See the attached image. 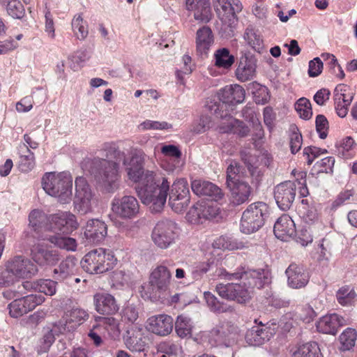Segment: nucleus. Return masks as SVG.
Listing matches in <instances>:
<instances>
[{"label": "nucleus", "mask_w": 357, "mask_h": 357, "mask_svg": "<svg viewBox=\"0 0 357 357\" xmlns=\"http://www.w3.org/2000/svg\"><path fill=\"white\" fill-rule=\"evenodd\" d=\"M218 275L224 276L228 280L238 279H250L249 287L246 284L228 283L218 284L215 289L218 295L222 298L234 301L238 303H245L251 298L250 289L257 287L261 289L265 284L270 282L268 272L263 269L252 270L250 271H236L232 273L225 269L218 270Z\"/></svg>", "instance_id": "1"}, {"label": "nucleus", "mask_w": 357, "mask_h": 357, "mask_svg": "<svg viewBox=\"0 0 357 357\" xmlns=\"http://www.w3.org/2000/svg\"><path fill=\"white\" fill-rule=\"evenodd\" d=\"M106 158H96L95 178L98 183L107 192H114L119 188L121 162L127 165L126 153L115 144H106L104 146Z\"/></svg>", "instance_id": "2"}, {"label": "nucleus", "mask_w": 357, "mask_h": 357, "mask_svg": "<svg viewBox=\"0 0 357 357\" xmlns=\"http://www.w3.org/2000/svg\"><path fill=\"white\" fill-rule=\"evenodd\" d=\"M144 179L145 183L137 189V195L153 213L160 212L167 201L170 182L159 170L147 171Z\"/></svg>", "instance_id": "3"}, {"label": "nucleus", "mask_w": 357, "mask_h": 357, "mask_svg": "<svg viewBox=\"0 0 357 357\" xmlns=\"http://www.w3.org/2000/svg\"><path fill=\"white\" fill-rule=\"evenodd\" d=\"M42 186L47 194L61 204L69 203L73 195V177L68 172H48L42 178Z\"/></svg>", "instance_id": "4"}, {"label": "nucleus", "mask_w": 357, "mask_h": 357, "mask_svg": "<svg viewBox=\"0 0 357 357\" xmlns=\"http://www.w3.org/2000/svg\"><path fill=\"white\" fill-rule=\"evenodd\" d=\"M307 173L299 172L295 181H287L276 185L274 189V198L278 207L286 211L291 206L296 197L297 185L299 187V194L301 197L308 195L306 186Z\"/></svg>", "instance_id": "5"}, {"label": "nucleus", "mask_w": 357, "mask_h": 357, "mask_svg": "<svg viewBox=\"0 0 357 357\" xmlns=\"http://www.w3.org/2000/svg\"><path fill=\"white\" fill-rule=\"evenodd\" d=\"M116 261V259L112 252L98 248L86 254L80 264L86 272L90 274H100L112 269Z\"/></svg>", "instance_id": "6"}, {"label": "nucleus", "mask_w": 357, "mask_h": 357, "mask_svg": "<svg viewBox=\"0 0 357 357\" xmlns=\"http://www.w3.org/2000/svg\"><path fill=\"white\" fill-rule=\"evenodd\" d=\"M268 215V206L262 202L250 204L243 211L241 220V231L246 234L258 231Z\"/></svg>", "instance_id": "7"}, {"label": "nucleus", "mask_w": 357, "mask_h": 357, "mask_svg": "<svg viewBox=\"0 0 357 357\" xmlns=\"http://www.w3.org/2000/svg\"><path fill=\"white\" fill-rule=\"evenodd\" d=\"M215 0L214 6L222 21V30L226 33L227 37L234 36V30L238 24L236 13L242 10V4L238 0Z\"/></svg>", "instance_id": "8"}, {"label": "nucleus", "mask_w": 357, "mask_h": 357, "mask_svg": "<svg viewBox=\"0 0 357 357\" xmlns=\"http://www.w3.org/2000/svg\"><path fill=\"white\" fill-rule=\"evenodd\" d=\"M245 96L244 89L238 85L227 86L220 90L218 93L219 102L208 101L207 102L208 109L211 114H219L221 111L224 112L226 109L227 104L235 105L243 102Z\"/></svg>", "instance_id": "9"}, {"label": "nucleus", "mask_w": 357, "mask_h": 357, "mask_svg": "<svg viewBox=\"0 0 357 357\" xmlns=\"http://www.w3.org/2000/svg\"><path fill=\"white\" fill-rule=\"evenodd\" d=\"M179 228L176 222L169 219L158 221L153 229L151 239L160 249H167L175 243Z\"/></svg>", "instance_id": "10"}, {"label": "nucleus", "mask_w": 357, "mask_h": 357, "mask_svg": "<svg viewBox=\"0 0 357 357\" xmlns=\"http://www.w3.org/2000/svg\"><path fill=\"white\" fill-rule=\"evenodd\" d=\"M171 278L172 273L165 266H158L152 271L149 283L154 300L165 301L169 298Z\"/></svg>", "instance_id": "11"}, {"label": "nucleus", "mask_w": 357, "mask_h": 357, "mask_svg": "<svg viewBox=\"0 0 357 357\" xmlns=\"http://www.w3.org/2000/svg\"><path fill=\"white\" fill-rule=\"evenodd\" d=\"M95 203L94 194L85 178L77 177L75 179V195L73 200L75 210L82 215L92 211Z\"/></svg>", "instance_id": "12"}, {"label": "nucleus", "mask_w": 357, "mask_h": 357, "mask_svg": "<svg viewBox=\"0 0 357 357\" xmlns=\"http://www.w3.org/2000/svg\"><path fill=\"white\" fill-rule=\"evenodd\" d=\"M146 154L141 150H132L130 152V159L127 158L126 172L128 178L133 183H139L141 186L145 183V176L147 171L144 169Z\"/></svg>", "instance_id": "13"}, {"label": "nucleus", "mask_w": 357, "mask_h": 357, "mask_svg": "<svg viewBox=\"0 0 357 357\" xmlns=\"http://www.w3.org/2000/svg\"><path fill=\"white\" fill-rule=\"evenodd\" d=\"M111 205L114 213L121 219L135 218L139 212V202L131 195L114 197Z\"/></svg>", "instance_id": "14"}, {"label": "nucleus", "mask_w": 357, "mask_h": 357, "mask_svg": "<svg viewBox=\"0 0 357 357\" xmlns=\"http://www.w3.org/2000/svg\"><path fill=\"white\" fill-rule=\"evenodd\" d=\"M78 227L76 216L70 212H61L49 215V223L46 225L47 231H60L67 234L77 229Z\"/></svg>", "instance_id": "15"}, {"label": "nucleus", "mask_w": 357, "mask_h": 357, "mask_svg": "<svg viewBox=\"0 0 357 357\" xmlns=\"http://www.w3.org/2000/svg\"><path fill=\"white\" fill-rule=\"evenodd\" d=\"M6 264L9 266V271L17 280L31 278L38 271L36 265L31 259L22 255L15 256Z\"/></svg>", "instance_id": "16"}, {"label": "nucleus", "mask_w": 357, "mask_h": 357, "mask_svg": "<svg viewBox=\"0 0 357 357\" xmlns=\"http://www.w3.org/2000/svg\"><path fill=\"white\" fill-rule=\"evenodd\" d=\"M218 208L207 202H197L190 208L186 214V219L192 224H202L215 218Z\"/></svg>", "instance_id": "17"}, {"label": "nucleus", "mask_w": 357, "mask_h": 357, "mask_svg": "<svg viewBox=\"0 0 357 357\" xmlns=\"http://www.w3.org/2000/svg\"><path fill=\"white\" fill-rule=\"evenodd\" d=\"M31 256L33 261L40 266L54 265L59 260V253L57 250H52L40 243L32 246Z\"/></svg>", "instance_id": "18"}, {"label": "nucleus", "mask_w": 357, "mask_h": 357, "mask_svg": "<svg viewBox=\"0 0 357 357\" xmlns=\"http://www.w3.org/2000/svg\"><path fill=\"white\" fill-rule=\"evenodd\" d=\"M215 115L221 119L218 126L219 132L222 133L233 132L240 137H245L248 135L249 128L243 121L228 115L226 109H224L223 113L220 111L218 115Z\"/></svg>", "instance_id": "19"}, {"label": "nucleus", "mask_w": 357, "mask_h": 357, "mask_svg": "<svg viewBox=\"0 0 357 357\" xmlns=\"http://www.w3.org/2000/svg\"><path fill=\"white\" fill-rule=\"evenodd\" d=\"M354 93L350 87L346 84H338L334 90V101L337 114L345 117L349 111V107L354 99Z\"/></svg>", "instance_id": "20"}, {"label": "nucleus", "mask_w": 357, "mask_h": 357, "mask_svg": "<svg viewBox=\"0 0 357 357\" xmlns=\"http://www.w3.org/2000/svg\"><path fill=\"white\" fill-rule=\"evenodd\" d=\"M107 234V226L102 220L96 218L87 221L84 235L90 243L98 244L102 242Z\"/></svg>", "instance_id": "21"}, {"label": "nucleus", "mask_w": 357, "mask_h": 357, "mask_svg": "<svg viewBox=\"0 0 357 357\" xmlns=\"http://www.w3.org/2000/svg\"><path fill=\"white\" fill-rule=\"evenodd\" d=\"M146 328L155 335H167L172 331L173 319L167 314L152 316L146 321Z\"/></svg>", "instance_id": "22"}, {"label": "nucleus", "mask_w": 357, "mask_h": 357, "mask_svg": "<svg viewBox=\"0 0 357 357\" xmlns=\"http://www.w3.org/2000/svg\"><path fill=\"white\" fill-rule=\"evenodd\" d=\"M285 273L288 285L293 289H300L306 286L309 282V274L302 265L291 264Z\"/></svg>", "instance_id": "23"}, {"label": "nucleus", "mask_w": 357, "mask_h": 357, "mask_svg": "<svg viewBox=\"0 0 357 357\" xmlns=\"http://www.w3.org/2000/svg\"><path fill=\"white\" fill-rule=\"evenodd\" d=\"M230 191L229 201L233 206H239L249 201L252 188L248 182L243 181L227 185Z\"/></svg>", "instance_id": "24"}, {"label": "nucleus", "mask_w": 357, "mask_h": 357, "mask_svg": "<svg viewBox=\"0 0 357 357\" xmlns=\"http://www.w3.org/2000/svg\"><path fill=\"white\" fill-rule=\"evenodd\" d=\"M93 304L96 310L102 314L112 315L119 310V305L115 298L108 293H97L93 296Z\"/></svg>", "instance_id": "25"}, {"label": "nucleus", "mask_w": 357, "mask_h": 357, "mask_svg": "<svg viewBox=\"0 0 357 357\" xmlns=\"http://www.w3.org/2000/svg\"><path fill=\"white\" fill-rule=\"evenodd\" d=\"M191 188L197 195L208 197L215 202L222 199L224 197L222 190L209 181L195 180L191 183Z\"/></svg>", "instance_id": "26"}, {"label": "nucleus", "mask_w": 357, "mask_h": 357, "mask_svg": "<svg viewBox=\"0 0 357 357\" xmlns=\"http://www.w3.org/2000/svg\"><path fill=\"white\" fill-rule=\"evenodd\" d=\"M273 231L278 238L287 241L296 233L295 223L289 215L283 214L275 222Z\"/></svg>", "instance_id": "27"}, {"label": "nucleus", "mask_w": 357, "mask_h": 357, "mask_svg": "<svg viewBox=\"0 0 357 357\" xmlns=\"http://www.w3.org/2000/svg\"><path fill=\"white\" fill-rule=\"evenodd\" d=\"M77 259L68 256L54 269V279L60 282L70 278L77 270Z\"/></svg>", "instance_id": "28"}, {"label": "nucleus", "mask_w": 357, "mask_h": 357, "mask_svg": "<svg viewBox=\"0 0 357 357\" xmlns=\"http://www.w3.org/2000/svg\"><path fill=\"white\" fill-rule=\"evenodd\" d=\"M346 324L345 319L337 314L322 317L317 324V330L323 333L335 335L339 327Z\"/></svg>", "instance_id": "29"}, {"label": "nucleus", "mask_w": 357, "mask_h": 357, "mask_svg": "<svg viewBox=\"0 0 357 357\" xmlns=\"http://www.w3.org/2000/svg\"><path fill=\"white\" fill-rule=\"evenodd\" d=\"M255 73L256 64L255 59L247 56H241L235 73L236 78L242 82H247L255 77Z\"/></svg>", "instance_id": "30"}, {"label": "nucleus", "mask_w": 357, "mask_h": 357, "mask_svg": "<svg viewBox=\"0 0 357 357\" xmlns=\"http://www.w3.org/2000/svg\"><path fill=\"white\" fill-rule=\"evenodd\" d=\"M213 42V34L208 26H204L197 30L196 33V50L197 54L200 55L207 54Z\"/></svg>", "instance_id": "31"}, {"label": "nucleus", "mask_w": 357, "mask_h": 357, "mask_svg": "<svg viewBox=\"0 0 357 357\" xmlns=\"http://www.w3.org/2000/svg\"><path fill=\"white\" fill-rule=\"evenodd\" d=\"M272 335L269 328L264 325L255 326L247 332L245 339L249 344L259 346L269 340Z\"/></svg>", "instance_id": "32"}, {"label": "nucleus", "mask_w": 357, "mask_h": 357, "mask_svg": "<svg viewBox=\"0 0 357 357\" xmlns=\"http://www.w3.org/2000/svg\"><path fill=\"white\" fill-rule=\"evenodd\" d=\"M231 333V326L229 323H222L215 326L209 333V340L214 345H227Z\"/></svg>", "instance_id": "33"}, {"label": "nucleus", "mask_w": 357, "mask_h": 357, "mask_svg": "<svg viewBox=\"0 0 357 357\" xmlns=\"http://www.w3.org/2000/svg\"><path fill=\"white\" fill-rule=\"evenodd\" d=\"M290 351L291 357H323L318 344L314 342L297 344Z\"/></svg>", "instance_id": "34"}, {"label": "nucleus", "mask_w": 357, "mask_h": 357, "mask_svg": "<svg viewBox=\"0 0 357 357\" xmlns=\"http://www.w3.org/2000/svg\"><path fill=\"white\" fill-rule=\"evenodd\" d=\"M49 242L55 246L67 251H75L77 249V241L71 237L61 235H52L45 238Z\"/></svg>", "instance_id": "35"}, {"label": "nucleus", "mask_w": 357, "mask_h": 357, "mask_svg": "<svg viewBox=\"0 0 357 357\" xmlns=\"http://www.w3.org/2000/svg\"><path fill=\"white\" fill-rule=\"evenodd\" d=\"M192 10L195 11L194 17L196 20L208 22L211 19V7L208 0H199Z\"/></svg>", "instance_id": "36"}, {"label": "nucleus", "mask_w": 357, "mask_h": 357, "mask_svg": "<svg viewBox=\"0 0 357 357\" xmlns=\"http://www.w3.org/2000/svg\"><path fill=\"white\" fill-rule=\"evenodd\" d=\"M175 329L177 335L182 338L190 337L192 335V324L189 317L179 315L175 323Z\"/></svg>", "instance_id": "37"}, {"label": "nucleus", "mask_w": 357, "mask_h": 357, "mask_svg": "<svg viewBox=\"0 0 357 357\" xmlns=\"http://www.w3.org/2000/svg\"><path fill=\"white\" fill-rule=\"evenodd\" d=\"M29 225L35 230L46 229V225L49 223V216L45 215L43 212L39 210H33L31 212L29 216Z\"/></svg>", "instance_id": "38"}, {"label": "nucleus", "mask_w": 357, "mask_h": 357, "mask_svg": "<svg viewBox=\"0 0 357 357\" xmlns=\"http://www.w3.org/2000/svg\"><path fill=\"white\" fill-rule=\"evenodd\" d=\"M19 155L18 168L20 170L26 173L31 171L36 165L34 153L26 148V152L24 151H19Z\"/></svg>", "instance_id": "39"}, {"label": "nucleus", "mask_w": 357, "mask_h": 357, "mask_svg": "<svg viewBox=\"0 0 357 357\" xmlns=\"http://www.w3.org/2000/svg\"><path fill=\"white\" fill-rule=\"evenodd\" d=\"M245 168L236 161H232L227 169V185L241 182L244 175Z\"/></svg>", "instance_id": "40"}, {"label": "nucleus", "mask_w": 357, "mask_h": 357, "mask_svg": "<svg viewBox=\"0 0 357 357\" xmlns=\"http://www.w3.org/2000/svg\"><path fill=\"white\" fill-rule=\"evenodd\" d=\"M72 29L75 36L79 40H84L89 33L86 22L84 21L82 14H77L72 20Z\"/></svg>", "instance_id": "41"}, {"label": "nucleus", "mask_w": 357, "mask_h": 357, "mask_svg": "<svg viewBox=\"0 0 357 357\" xmlns=\"http://www.w3.org/2000/svg\"><path fill=\"white\" fill-rule=\"evenodd\" d=\"M215 66L224 68H230L234 63V57L227 48L219 49L215 54Z\"/></svg>", "instance_id": "42"}, {"label": "nucleus", "mask_w": 357, "mask_h": 357, "mask_svg": "<svg viewBox=\"0 0 357 357\" xmlns=\"http://www.w3.org/2000/svg\"><path fill=\"white\" fill-rule=\"evenodd\" d=\"M357 334L354 329L348 328L340 336V349L343 351L351 349L356 340Z\"/></svg>", "instance_id": "43"}, {"label": "nucleus", "mask_w": 357, "mask_h": 357, "mask_svg": "<svg viewBox=\"0 0 357 357\" xmlns=\"http://www.w3.org/2000/svg\"><path fill=\"white\" fill-rule=\"evenodd\" d=\"M356 296L354 290L349 286L341 287L336 293L337 301L342 305H351Z\"/></svg>", "instance_id": "44"}, {"label": "nucleus", "mask_w": 357, "mask_h": 357, "mask_svg": "<svg viewBox=\"0 0 357 357\" xmlns=\"http://www.w3.org/2000/svg\"><path fill=\"white\" fill-rule=\"evenodd\" d=\"M56 283L52 280H40L33 283V288L39 293L52 296L56 293Z\"/></svg>", "instance_id": "45"}, {"label": "nucleus", "mask_w": 357, "mask_h": 357, "mask_svg": "<svg viewBox=\"0 0 357 357\" xmlns=\"http://www.w3.org/2000/svg\"><path fill=\"white\" fill-rule=\"evenodd\" d=\"M69 324L75 326V328L88 317L86 312L80 308H73L65 314Z\"/></svg>", "instance_id": "46"}, {"label": "nucleus", "mask_w": 357, "mask_h": 357, "mask_svg": "<svg viewBox=\"0 0 357 357\" xmlns=\"http://www.w3.org/2000/svg\"><path fill=\"white\" fill-rule=\"evenodd\" d=\"M244 39L253 49L259 50L262 46L263 40L260 34L252 26H248L245 29Z\"/></svg>", "instance_id": "47"}, {"label": "nucleus", "mask_w": 357, "mask_h": 357, "mask_svg": "<svg viewBox=\"0 0 357 357\" xmlns=\"http://www.w3.org/2000/svg\"><path fill=\"white\" fill-rule=\"evenodd\" d=\"M356 146L354 139L347 137L342 139L338 147V154L344 158H349L354 155V150Z\"/></svg>", "instance_id": "48"}, {"label": "nucleus", "mask_w": 357, "mask_h": 357, "mask_svg": "<svg viewBox=\"0 0 357 357\" xmlns=\"http://www.w3.org/2000/svg\"><path fill=\"white\" fill-rule=\"evenodd\" d=\"M295 109L303 119H309L312 115L311 103L305 98H301L295 103Z\"/></svg>", "instance_id": "49"}, {"label": "nucleus", "mask_w": 357, "mask_h": 357, "mask_svg": "<svg viewBox=\"0 0 357 357\" xmlns=\"http://www.w3.org/2000/svg\"><path fill=\"white\" fill-rule=\"evenodd\" d=\"M124 342L126 347L132 352H140L144 349L145 344L142 339L134 335H130L129 332L125 337Z\"/></svg>", "instance_id": "50"}, {"label": "nucleus", "mask_w": 357, "mask_h": 357, "mask_svg": "<svg viewBox=\"0 0 357 357\" xmlns=\"http://www.w3.org/2000/svg\"><path fill=\"white\" fill-rule=\"evenodd\" d=\"M8 14L15 19H21L25 14L22 3L18 0H10L6 6Z\"/></svg>", "instance_id": "51"}, {"label": "nucleus", "mask_w": 357, "mask_h": 357, "mask_svg": "<svg viewBox=\"0 0 357 357\" xmlns=\"http://www.w3.org/2000/svg\"><path fill=\"white\" fill-rule=\"evenodd\" d=\"M206 302L211 311L217 313L226 312L227 307L211 292H204Z\"/></svg>", "instance_id": "52"}, {"label": "nucleus", "mask_w": 357, "mask_h": 357, "mask_svg": "<svg viewBox=\"0 0 357 357\" xmlns=\"http://www.w3.org/2000/svg\"><path fill=\"white\" fill-rule=\"evenodd\" d=\"M290 131V148L291 153L294 154L301 149L303 144V137L296 126H291Z\"/></svg>", "instance_id": "53"}, {"label": "nucleus", "mask_w": 357, "mask_h": 357, "mask_svg": "<svg viewBox=\"0 0 357 357\" xmlns=\"http://www.w3.org/2000/svg\"><path fill=\"white\" fill-rule=\"evenodd\" d=\"M96 321L103 326L109 333H119V321L112 317H97Z\"/></svg>", "instance_id": "54"}, {"label": "nucleus", "mask_w": 357, "mask_h": 357, "mask_svg": "<svg viewBox=\"0 0 357 357\" xmlns=\"http://www.w3.org/2000/svg\"><path fill=\"white\" fill-rule=\"evenodd\" d=\"M8 308L10 316L15 318L29 312L22 298L14 300L9 304Z\"/></svg>", "instance_id": "55"}, {"label": "nucleus", "mask_w": 357, "mask_h": 357, "mask_svg": "<svg viewBox=\"0 0 357 357\" xmlns=\"http://www.w3.org/2000/svg\"><path fill=\"white\" fill-rule=\"evenodd\" d=\"M139 130H168L172 128V125L165 121H156L146 120L138 126Z\"/></svg>", "instance_id": "56"}, {"label": "nucleus", "mask_w": 357, "mask_h": 357, "mask_svg": "<svg viewBox=\"0 0 357 357\" xmlns=\"http://www.w3.org/2000/svg\"><path fill=\"white\" fill-rule=\"evenodd\" d=\"M22 298L29 312L33 310L36 306L42 304L45 301V297L40 294H30Z\"/></svg>", "instance_id": "57"}, {"label": "nucleus", "mask_w": 357, "mask_h": 357, "mask_svg": "<svg viewBox=\"0 0 357 357\" xmlns=\"http://www.w3.org/2000/svg\"><path fill=\"white\" fill-rule=\"evenodd\" d=\"M139 317V312L132 304H128L122 310V319L131 324H134Z\"/></svg>", "instance_id": "58"}, {"label": "nucleus", "mask_w": 357, "mask_h": 357, "mask_svg": "<svg viewBox=\"0 0 357 357\" xmlns=\"http://www.w3.org/2000/svg\"><path fill=\"white\" fill-rule=\"evenodd\" d=\"M316 130L319 133V137L321 139L326 138L328 135V130L329 128L328 121L325 116L322 114H319L316 117Z\"/></svg>", "instance_id": "59"}, {"label": "nucleus", "mask_w": 357, "mask_h": 357, "mask_svg": "<svg viewBox=\"0 0 357 357\" xmlns=\"http://www.w3.org/2000/svg\"><path fill=\"white\" fill-rule=\"evenodd\" d=\"M16 280L17 278L9 271V266L6 263L5 269L0 270V287H8Z\"/></svg>", "instance_id": "60"}, {"label": "nucleus", "mask_w": 357, "mask_h": 357, "mask_svg": "<svg viewBox=\"0 0 357 357\" xmlns=\"http://www.w3.org/2000/svg\"><path fill=\"white\" fill-rule=\"evenodd\" d=\"M75 329V326L69 324V321L66 316L59 321L54 324L52 329H51L54 334L59 335L66 332H69Z\"/></svg>", "instance_id": "61"}, {"label": "nucleus", "mask_w": 357, "mask_h": 357, "mask_svg": "<svg viewBox=\"0 0 357 357\" xmlns=\"http://www.w3.org/2000/svg\"><path fill=\"white\" fill-rule=\"evenodd\" d=\"M54 333L52 330H47L40 340V346L38 352H46L54 342Z\"/></svg>", "instance_id": "62"}, {"label": "nucleus", "mask_w": 357, "mask_h": 357, "mask_svg": "<svg viewBox=\"0 0 357 357\" xmlns=\"http://www.w3.org/2000/svg\"><path fill=\"white\" fill-rule=\"evenodd\" d=\"M323 70V63L320 58L316 57L309 62L308 75L311 77L319 75Z\"/></svg>", "instance_id": "63"}, {"label": "nucleus", "mask_w": 357, "mask_h": 357, "mask_svg": "<svg viewBox=\"0 0 357 357\" xmlns=\"http://www.w3.org/2000/svg\"><path fill=\"white\" fill-rule=\"evenodd\" d=\"M302 217L307 224H312L318 220V213L314 207L303 206Z\"/></svg>", "instance_id": "64"}]
</instances>
